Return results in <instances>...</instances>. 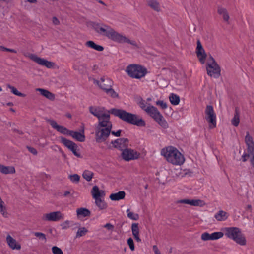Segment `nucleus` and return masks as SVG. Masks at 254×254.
<instances>
[{
  "mask_svg": "<svg viewBox=\"0 0 254 254\" xmlns=\"http://www.w3.org/2000/svg\"><path fill=\"white\" fill-rule=\"evenodd\" d=\"M89 110L91 114L97 118L98 122L110 120L111 113L123 121L132 125L145 126L146 124L145 122L139 116L123 109L113 108L108 111L103 107L92 106L89 107Z\"/></svg>",
  "mask_w": 254,
  "mask_h": 254,
  "instance_id": "1",
  "label": "nucleus"
},
{
  "mask_svg": "<svg viewBox=\"0 0 254 254\" xmlns=\"http://www.w3.org/2000/svg\"><path fill=\"white\" fill-rule=\"evenodd\" d=\"M138 104L143 110L153 118L163 128L167 129L169 127V125L167 121L156 107L148 104L145 100L142 99H141L138 102Z\"/></svg>",
  "mask_w": 254,
  "mask_h": 254,
  "instance_id": "2",
  "label": "nucleus"
},
{
  "mask_svg": "<svg viewBox=\"0 0 254 254\" xmlns=\"http://www.w3.org/2000/svg\"><path fill=\"white\" fill-rule=\"evenodd\" d=\"M161 154L168 162L175 166H181L185 161L184 156L176 148L173 146L163 148Z\"/></svg>",
  "mask_w": 254,
  "mask_h": 254,
  "instance_id": "3",
  "label": "nucleus"
},
{
  "mask_svg": "<svg viewBox=\"0 0 254 254\" xmlns=\"http://www.w3.org/2000/svg\"><path fill=\"white\" fill-rule=\"evenodd\" d=\"M112 128L110 120L98 122L95 125V140L97 143L105 141L109 137Z\"/></svg>",
  "mask_w": 254,
  "mask_h": 254,
  "instance_id": "4",
  "label": "nucleus"
},
{
  "mask_svg": "<svg viewBox=\"0 0 254 254\" xmlns=\"http://www.w3.org/2000/svg\"><path fill=\"white\" fill-rule=\"evenodd\" d=\"M224 235L228 238L233 240L240 246H245L247 240L241 230L236 227H225L223 229Z\"/></svg>",
  "mask_w": 254,
  "mask_h": 254,
  "instance_id": "5",
  "label": "nucleus"
},
{
  "mask_svg": "<svg viewBox=\"0 0 254 254\" xmlns=\"http://www.w3.org/2000/svg\"><path fill=\"white\" fill-rule=\"evenodd\" d=\"M93 27L99 35L105 36L116 42H117L120 34L111 26L103 23H94Z\"/></svg>",
  "mask_w": 254,
  "mask_h": 254,
  "instance_id": "6",
  "label": "nucleus"
},
{
  "mask_svg": "<svg viewBox=\"0 0 254 254\" xmlns=\"http://www.w3.org/2000/svg\"><path fill=\"white\" fill-rule=\"evenodd\" d=\"M126 72L131 77L135 79H139L144 77L146 70L145 68L137 64H130L126 69Z\"/></svg>",
  "mask_w": 254,
  "mask_h": 254,
  "instance_id": "7",
  "label": "nucleus"
},
{
  "mask_svg": "<svg viewBox=\"0 0 254 254\" xmlns=\"http://www.w3.org/2000/svg\"><path fill=\"white\" fill-rule=\"evenodd\" d=\"M206 70L207 74L212 77L217 78L220 76V67L212 56L209 57L207 62Z\"/></svg>",
  "mask_w": 254,
  "mask_h": 254,
  "instance_id": "8",
  "label": "nucleus"
},
{
  "mask_svg": "<svg viewBox=\"0 0 254 254\" xmlns=\"http://www.w3.org/2000/svg\"><path fill=\"white\" fill-rule=\"evenodd\" d=\"M205 119L209 124L210 129L216 127V115L212 106L207 105L205 110Z\"/></svg>",
  "mask_w": 254,
  "mask_h": 254,
  "instance_id": "9",
  "label": "nucleus"
},
{
  "mask_svg": "<svg viewBox=\"0 0 254 254\" xmlns=\"http://www.w3.org/2000/svg\"><path fill=\"white\" fill-rule=\"evenodd\" d=\"M64 219V215L59 211L45 213L42 219L46 221L57 222Z\"/></svg>",
  "mask_w": 254,
  "mask_h": 254,
  "instance_id": "10",
  "label": "nucleus"
},
{
  "mask_svg": "<svg viewBox=\"0 0 254 254\" xmlns=\"http://www.w3.org/2000/svg\"><path fill=\"white\" fill-rule=\"evenodd\" d=\"M123 159L126 161L138 159L140 156V153L137 151L130 149H124L121 154Z\"/></svg>",
  "mask_w": 254,
  "mask_h": 254,
  "instance_id": "11",
  "label": "nucleus"
},
{
  "mask_svg": "<svg viewBox=\"0 0 254 254\" xmlns=\"http://www.w3.org/2000/svg\"><path fill=\"white\" fill-rule=\"evenodd\" d=\"M25 56L29 57L31 60L42 66H45L48 68H53L55 64L52 62L48 61L43 58L38 57L37 55L32 54L25 55Z\"/></svg>",
  "mask_w": 254,
  "mask_h": 254,
  "instance_id": "12",
  "label": "nucleus"
},
{
  "mask_svg": "<svg viewBox=\"0 0 254 254\" xmlns=\"http://www.w3.org/2000/svg\"><path fill=\"white\" fill-rule=\"evenodd\" d=\"M60 140L61 142L72 151L75 156L77 157H80V154L78 151V146L75 143L63 137H60Z\"/></svg>",
  "mask_w": 254,
  "mask_h": 254,
  "instance_id": "13",
  "label": "nucleus"
},
{
  "mask_svg": "<svg viewBox=\"0 0 254 254\" xmlns=\"http://www.w3.org/2000/svg\"><path fill=\"white\" fill-rule=\"evenodd\" d=\"M195 53L199 62L204 64L205 63L207 54L200 42V40L197 41V46L195 50Z\"/></svg>",
  "mask_w": 254,
  "mask_h": 254,
  "instance_id": "14",
  "label": "nucleus"
},
{
  "mask_svg": "<svg viewBox=\"0 0 254 254\" xmlns=\"http://www.w3.org/2000/svg\"><path fill=\"white\" fill-rule=\"evenodd\" d=\"M93 82L104 91L112 87L113 85V81L108 78H101L99 80L94 79Z\"/></svg>",
  "mask_w": 254,
  "mask_h": 254,
  "instance_id": "15",
  "label": "nucleus"
},
{
  "mask_svg": "<svg viewBox=\"0 0 254 254\" xmlns=\"http://www.w3.org/2000/svg\"><path fill=\"white\" fill-rule=\"evenodd\" d=\"M177 203L186 204L193 206L202 207L205 205L204 201L200 199H184L179 200L177 201Z\"/></svg>",
  "mask_w": 254,
  "mask_h": 254,
  "instance_id": "16",
  "label": "nucleus"
},
{
  "mask_svg": "<svg viewBox=\"0 0 254 254\" xmlns=\"http://www.w3.org/2000/svg\"><path fill=\"white\" fill-rule=\"evenodd\" d=\"M6 242L8 247L12 250H20L21 248V245L9 234L6 236Z\"/></svg>",
  "mask_w": 254,
  "mask_h": 254,
  "instance_id": "17",
  "label": "nucleus"
},
{
  "mask_svg": "<svg viewBox=\"0 0 254 254\" xmlns=\"http://www.w3.org/2000/svg\"><path fill=\"white\" fill-rule=\"evenodd\" d=\"M128 140L127 138H121L112 142V144L115 148H118L122 151L127 148L128 145Z\"/></svg>",
  "mask_w": 254,
  "mask_h": 254,
  "instance_id": "18",
  "label": "nucleus"
},
{
  "mask_svg": "<svg viewBox=\"0 0 254 254\" xmlns=\"http://www.w3.org/2000/svg\"><path fill=\"white\" fill-rule=\"evenodd\" d=\"M49 123L52 127L57 131L64 135H69L70 130L67 129L63 126L58 125L54 120H50Z\"/></svg>",
  "mask_w": 254,
  "mask_h": 254,
  "instance_id": "19",
  "label": "nucleus"
},
{
  "mask_svg": "<svg viewBox=\"0 0 254 254\" xmlns=\"http://www.w3.org/2000/svg\"><path fill=\"white\" fill-rule=\"evenodd\" d=\"M93 198L95 200L99 198H104L105 195V191L103 190H100L97 186H94L92 188L91 191Z\"/></svg>",
  "mask_w": 254,
  "mask_h": 254,
  "instance_id": "20",
  "label": "nucleus"
},
{
  "mask_svg": "<svg viewBox=\"0 0 254 254\" xmlns=\"http://www.w3.org/2000/svg\"><path fill=\"white\" fill-rule=\"evenodd\" d=\"M117 43H127L131 45L134 48H138V45L134 40H130L127 37H126L125 35H123L121 34H120V36L118 39L117 41Z\"/></svg>",
  "mask_w": 254,
  "mask_h": 254,
  "instance_id": "21",
  "label": "nucleus"
},
{
  "mask_svg": "<svg viewBox=\"0 0 254 254\" xmlns=\"http://www.w3.org/2000/svg\"><path fill=\"white\" fill-rule=\"evenodd\" d=\"M245 142L247 145L249 153L253 154L254 153V143L252 137L248 132L247 133L245 136Z\"/></svg>",
  "mask_w": 254,
  "mask_h": 254,
  "instance_id": "22",
  "label": "nucleus"
},
{
  "mask_svg": "<svg viewBox=\"0 0 254 254\" xmlns=\"http://www.w3.org/2000/svg\"><path fill=\"white\" fill-rule=\"evenodd\" d=\"M69 135L72 136L73 139L80 142H83L85 139L84 130H83L82 132L70 130Z\"/></svg>",
  "mask_w": 254,
  "mask_h": 254,
  "instance_id": "23",
  "label": "nucleus"
},
{
  "mask_svg": "<svg viewBox=\"0 0 254 254\" xmlns=\"http://www.w3.org/2000/svg\"><path fill=\"white\" fill-rule=\"evenodd\" d=\"M0 172L3 174H13L16 172L14 166L0 164Z\"/></svg>",
  "mask_w": 254,
  "mask_h": 254,
  "instance_id": "24",
  "label": "nucleus"
},
{
  "mask_svg": "<svg viewBox=\"0 0 254 254\" xmlns=\"http://www.w3.org/2000/svg\"><path fill=\"white\" fill-rule=\"evenodd\" d=\"M76 214L78 218L81 219L86 217L90 216L91 212L88 209L81 207L76 210Z\"/></svg>",
  "mask_w": 254,
  "mask_h": 254,
  "instance_id": "25",
  "label": "nucleus"
},
{
  "mask_svg": "<svg viewBox=\"0 0 254 254\" xmlns=\"http://www.w3.org/2000/svg\"><path fill=\"white\" fill-rule=\"evenodd\" d=\"M126 196V193L124 191H119L117 193H114L110 194L109 198L112 201H119L124 199Z\"/></svg>",
  "mask_w": 254,
  "mask_h": 254,
  "instance_id": "26",
  "label": "nucleus"
},
{
  "mask_svg": "<svg viewBox=\"0 0 254 254\" xmlns=\"http://www.w3.org/2000/svg\"><path fill=\"white\" fill-rule=\"evenodd\" d=\"M131 231L135 240L138 242H141V240L139 237V229L138 223H132L131 225Z\"/></svg>",
  "mask_w": 254,
  "mask_h": 254,
  "instance_id": "27",
  "label": "nucleus"
},
{
  "mask_svg": "<svg viewBox=\"0 0 254 254\" xmlns=\"http://www.w3.org/2000/svg\"><path fill=\"white\" fill-rule=\"evenodd\" d=\"M228 217V213L223 210H219L214 215V218L218 221H224Z\"/></svg>",
  "mask_w": 254,
  "mask_h": 254,
  "instance_id": "28",
  "label": "nucleus"
},
{
  "mask_svg": "<svg viewBox=\"0 0 254 254\" xmlns=\"http://www.w3.org/2000/svg\"><path fill=\"white\" fill-rule=\"evenodd\" d=\"M36 91H39L41 95H42L43 96L46 97V98L51 100H53L55 99V95L50 91H49L47 90L43 89V88H36Z\"/></svg>",
  "mask_w": 254,
  "mask_h": 254,
  "instance_id": "29",
  "label": "nucleus"
},
{
  "mask_svg": "<svg viewBox=\"0 0 254 254\" xmlns=\"http://www.w3.org/2000/svg\"><path fill=\"white\" fill-rule=\"evenodd\" d=\"M95 203L100 210L106 209L108 207V204L105 201L104 198L95 199Z\"/></svg>",
  "mask_w": 254,
  "mask_h": 254,
  "instance_id": "30",
  "label": "nucleus"
},
{
  "mask_svg": "<svg viewBox=\"0 0 254 254\" xmlns=\"http://www.w3.org/2000/svg\"><path fill=\"white\" fill-rule=\"evenodd\" d=\"M86 46L91 48L97 51H102L104 50V47L101 45L96 44L92 41H88L85 43Z\"/></svg>",
  "mask_w": 254,
  "mask_h": 254,
  "instance_id": "31",
  "label": "nucleus"
},
{
  "mask_svg": "<svg viewBox=\"0 0 254 254\" xmlns=\"http://www.w3.org/2000/svg\"><path fill=\"white\" fill-rule=\"evenodd\" d=\"M148 5L153 10L159 11L160 10V6L159 3L156 0H148Z\"/></svg>",
  "mask_w": 254,
  "mask_h": 254,
  "instance_id": "32",
  "label": "nucleus"
},
{
  "mask_svg": "<svg viewBox=\"0 0 254 254\" xmlns=\"http://www.w3.org/2000/svg\"><path fill=\"white\" fill-rule=\"evenodd\" d=\"M6 87L7 88L9 89L10 90L11 92L15 95L22 97H25L26 96V95L25 94H23L19 92L16 88L9 84L6 85Z\"/></svg>",
  "mask_w": 254,
  "mask_h": 254,
  "instance_id": "33",
  "label": "nucleus"
},
{
  "mask_svg": "<svg viewBox=\"0 0 254 254\" xmlns=\"http://www.w3.org/2000/svg\"><path fill=\"white\" fill-rule=\"evenodd\" d=\"M218 13L223 16L224 20L228 21L229 19V15L225 8L223 7H219L218 9Z\"/></svg>",
  "mask_w": 254,
  "mask_h": 254,
  "instance_id": "34",
  "label": "nucleus"
},
{
  "mask_svg": "<svg viewBox=\"0 0 254 254\" xmlns=\"http://www.w3.org/2000/svg\"><path fill=\"white\" fill-rule=\"evenodd\" d=\"M169 100L171 103L174 105H178L180 101L179 96L174 93L170 94Z\"/></svg>",
  "mask_w": 254,
  "mask_h": 254,
  "instance_id": "35",
  "label": "nucleus"
},
{
  "mask_svg": "<svg viewBox=\"0 0 254 254\" xmlns=\"http://www.w3.org/2000/svg\"><path fill=\"white\" fill-rule=\"evenodd\" d=\"M83 177L87 181H90L93 176V173L89 170H85L82 174Z\"/></svg>",
  "mask_w": 254,
  "mask_h": 254,
  "instance_id": "36",
  "label": "nucleus"
},
{
  "mask_svg": "<svg viewBox=\"0 0 254 254\" xmlns=\"http://www.w3.org/2000/svg\"><path fill=\"white\" fill-rule=\"evenodd\" d=\"M232 125L235 126H238L240 122L239 114L237 110H236L235 113L233 118L231 121Z\"/></svg>",
  "mask_w": 254,
  "mask_h": 254,
  "instance_id": "37",
  "label": "nucleus"
},
{
  "mask_svg": "<svg viewBox=\"0 0 254 254\" xmlns=\"http://www.w3.org/2000/svg\"><path fill=\"white\" fill-rule=\"evenodd\" d=\"M127 216L128 218L133 220H137L139 219L138 214L131 212L129 209L127 210Z\"/></svg>",
  "mask_w": 254,
  "mask_h": 254,
  "instance_id": "38",
  "label": "nucleus"
},
{
  "mask_svg": "<svg viewBox=\"0 0 254 254\" xmlns=\"http://www.w3.org/2000/svg\"><path fill=\"white\" fill-rule=\"evenodd\" d=\"M0 212L4 218H8L9 213H8L6 207L4 204L0 205Z\"/></svg>",
  "mask_w": 254,
  "mask_h": 254,
  "instance_id": "39",
  "label": "nucleus"
},
{
  "mask_svg": "<svg viewBox=\"0 0 254 254\" xmlns=\"http://www.w3.org/2000/svg\"><path fill=\"white\" fill-rule=\"evenodd\" d=\"M88 232L87 229L85 227L79 228L76 233V238H79L85 235Z\"/></svg>",
  "mask_w": 254,
  "mask_h": 254,
  "instance_id": "40",
  "label": "nucleus"
},
{
  "mask_svg": "<svg viewBox=\"0 0 254 254\" xmlns=\"http://www.w3.org/2000/svg\"><path fill=\"white\" fill-rule=\"evenodd\" d=\"M224 232H215L212 233V240H216L219 239L223 237Z\"/></svg>",
  "mask_w": 254,
  "mask_h": 254,
  "instance_id": "41",
  "label": "nucleus"
},
{
  "mask_svg": "<svg viewBox=\"0 0 254 254\" xmlns=\"http://www.w3.org/2000/svg\"><path fill=\"white\" fill-rule=\"evenodd\" d=\"M71 223L72 221L66 220L62 223L60 226L63 230H66L70 227Z\"/></svg>",
  "mask_w": 254,
  "mask_h": 254,
  "instance_id": "42",
  "label": "nucleus"
},
{
  "mask_svg": "<svg viewBox=\"0 0 254 254\" xmlns=\"http://www.w3.org/2000/svg\"><path fill=\"white\" fill-rule=\"evenodd\" d=\"M201 238L203 241L212 240V233L208 232L203 233L201 235Z\"/></svg>",
  "mask_w": 254,
  "mask_h": 254,
  "instance_id": "43",
  "label": "nucleus"
},
{
  "mask_svg": "<svg viewBox=\"0 0 254 254\" xmlns=\"http://www.w3.org/2000/svg\"><path fill=\"white\" fill-rule=\"evenodd\" d=\"M105 91L108 95L112 97L115 98L118 97V94L112 88V87L109 88Z\"/></svg>",
  "mask_w": 254,
  "mask_h": 254,
  "instance_id": "44",
  "label": "nucleus"
},
{
  "mask_svg": "<svg viewBox=\"0 0 254 254\" xmlns=\"http://www.w3.org/2000/svg\"><path fill=\"white\" fill-rule=\"evenodd\" d=\"M80 176L76 174L70 175L69 176V178L73 183H78L80 180Z\"/></svg>",
  "mask_w": 254,
  "mask_h": 254,
  "instance_id": "45",
  "label": "nucleus"
},
{
  "mask_svg": "<svg viewBox=\"0 0 254 254\" xmlns=\"http://www.w3.org/2000/svg\"><path fill=\"white\" fill-rule=\"evenodd\" d=\"M51 251L53 254H64V253L61 249L57 246L52 247L51 248Z\"/></svg>",
  "mask_w": 254,
  "mask_h": 254,
  "instance_id": "46",
  "label": "nucleus"
},
{
  "mask_svg": "<svg viewBox=\"0 0 254 254\" xmlns=\"http://www.w3.org/2000/svg\"><path fill=\"white\" fill-rule=\"evenodd\" d=\"M156 105L159 106L162 109H166L167 108V103L163 100H159L156 101Z\"/></svg>",
  "mask_w": 254,
  "mask_h": 254,
  "instance_id": "47",
  "label": "nucleus"
},
{
  "mask_svg": "<svg viewBox=\"0 0 254 254\" xmlns=\"http://www.w3.org/2000/svg\"><path fill=\"white\" fill-rule=\"evenodd\" d=\"M34 235L36 237L39 238V239L40 240H42L45 241H46V235L43 233L36 232L34 233Z\"/></svg>",
  "mask_w": 254,
  "mask_h": 254,
  "instance_id": "48",
  "label": "nucleus"
},
{
  "mask_svg": "<svg viewBox=\"0 0 254 254\" xmlns=\"http://www.w3.org/2000/svg\"><path fill=\"white\" fill-rule=\"evenodd\" d=\"M127 243L129 247L130 250L133 251L134 250L135 247L134 245L133 240L131 238H129L127 239Z\"/></svg>",
  "mask_w": 254,
  "mask_h": 254,
  "instance_id": "49",
  "label": "nucleus"
},
{
  "mask_svg": "<svg viewBox=\"0 0 254 254\" xmlns=\"http://www.w3.org/2000/svg\"><path fill=\"white\" fill-rule=\"evenodd\" d=\"M0 51H7V52H12V53H17V51L16 50L13 49H9V48H6L4 46H0Z\"/></svg>",
  "mask_w": 254,
  "mask_h": 254,
  "instance_id": "50",
  "label": "nucleus"
},
{
  "mask_svg": "<svg viewBox=\"0 0 254 254\" xmlns=\"http://www.w3.org/2000/svg\"><path fill=\"white\" fill-rule=\"evenodd\" d=\"M103 227L106 228L109 231H111V232H112L114 229V225L110 223H106L103 226Z\"/></svg>",
  "mask_w": 254,
  "mask_h": 254,
  "instance_id": "51",
  "label": "nucleus"
},
{
  "mask_svg": "<svg viewBox=\"0 0 254 254\" xmlns=\"http://www.w3.org/2000/svg\"><path fill=\"white\" fill-rule=\"evenodd\" d=\"M52 21L54 25H58L60 24V21L56 17H53L52 18Z\"/></svg>",
  "mask_w": 254,
  "mask_h": 254,
  "instance_id": "52",
  "label": "nucleus"
},
{
  "mask_svg": "<svg viewBox=\"0 0 254 254\" xmlns=\"http://www.w3.org/2000/svg\"><path fill=\"white\" fill-rule=\"evenodd\" d=\"M111 133H112V134L114 135V136L119 137V136H120V135H121V130H118L117 131H111Z\"/></svg>",
  "mask_w": 254,
  "mask_h": 254,
  "instance_id": "53",
  "label": "nucleus"
},
{
  "mask_svg": "<svg viewBox=\"0 0 254 254\" xmlns=\"http://www.w3.org/2000/svg\"><path fill=\"white\" fill-rule=\"evenodd\" d=\"M28 150L33 154L36 155L37 154V150L33 147H27Z\"/></svg>",
  "mask_w": 254,
  "mask_h": 254,
  "instance_id": "54",
  "label": "nucleus"
},
{
  "mask_svg": "<svg viewBox=\"0 0 254 254\" xmlns=\"http://www.w3.org/2000/svg\"><path fill=\"white\" fill-rule=\"evenodd\" d=\"M153 250L154 252V254H161V253L156 245H154L153 246Z\"/></svg>",
  "mask_w": 254,
  "mask_h": 254,
  "instance_id": "55",
  "label": "nucleus"
},
{
  "mask_svg": "<svg viewBox=\"0 0 254 254\" xmlns=\"http://www.w3.org/2000/svg\"><path fill=\"white\" fill-rule=\"evenodd\" d=\"M251 156H252V157L250 159V162L251 165L253 166L254 168V153L253 154L250 153Z\"/></svg>",
  "mask_w": 254,
  "mask_h": 254,
  "instance_id": "56",
  "label": "nucleus"
},
{
  "mask_svg": "<svg viewBox=\"0 0 254 254\" xmlns=\"http://www.w3.org/2000/svg\"><path fill=\"white\" fill-rule=\"evenodd\" d=\"M251 156V155H250V153L249 154V155H246V154H245V155H243L242 156V160H243V161L244 162L246 161H247V157H249V156Z\"/></svg>",
  "mask_w": 254,
  "mask_h": 254,
  "instance_id": "57",
  "label": "nucleus"
},
{
  "mask_svg": "<svg viewBox=\"0 0 254 254\" xmlns=\"http://www.w3.org/2000/svg\"><path fill=\"white\" fill-rule=\"evenodd\" d=\"M28 2L30 3H36L37 2V0H27Z\"/></svg>",
  "mask_w": 254,
  "mask_h": 254,
  "instance_id": "58",
  "label": "nucleus"
},
{
  "mask_svg": "<svg viewBox=\"0 0 254 254\" xmlns=\"http://www.w3.org/2000/svg\"><path fill=\"white\" fill-rule=\"evenodd\" d=\"M6 105L8 106H12L13 105V104L12 102H8L6 103Z\"/></svg>",
  "mask_w": 254,
  "mask_h": 254,
  "instance_id": "59",
  "label": "nucleus"
},
{
  "mask_svg": "<svg viewBox=\"0 0 254 254\" xmlns=\"http://www.w3.org/2000/svg\"><path fill=\"white\" fill-rule=\"evenodd\" d=\"M69 193H70V192L68 191H66L64 192V196H67Z\"/></svg>",
  "mask_w": 254,
  "mask_h": 254,
  "instance_id": "60",
  "label": "nucleus"
},
{
  "mask_svg": "<svg viewBox=\"0 0 254 254\" xmlns=\"http://www.w3.org/2000/svg\"><path fill=\"white\" fill-rule=\"evenodd\" d=\"M247 208L248 209H251V205H248L247 206Z\"/></svg>",
  "mask_w": 254,
  "mask_h": 254,
  "instance_id": "61",
  "label": "nucleus"
},
{
  "mask_svg": "<svg viewBox=\"0 0 254 254\" xmlns=\"http://www.w3.org/2000/svg\"><path fill=\"white\" fill-rule=\"evenodd\" d=\"M66 116L68 117V118H70L71 117V115L70 114H67L66 115Z\"/></svg>",
  "mask_w": 254,
  "mask_h": 254,
  "instance_id": "62",
  "label": "nucleus"
},
{
  "mask_svg": "<svg viewBox=\"0 0 254 254\" xmlns=\"http://www.w3.org/2000/svg\"><path fill=\"white\" fill-rule=\"evenodd\" d=\"M10 110H11L12 112H15V110H14L13 109H12V108L10 109Z\"/></svg>",
  "mask_w": 254,
  "mask_h": 254,
  "instance_id": "63",
  "label": "nucleus"
},
{
  "mask_svg": "<svg viewBox=\"0 0 254 254\" xmlns=\"http://www.w3.org/2000/svg\"><path fill=\"white\" fill-rule=\"evenodd\" d=\"M2 91V88L0 86V92H1Z\"/></svg>",
  "mask_w": 254,
  "mask_h": 254,
  "instance_id": "64",
  "label": "nucleus"
}]
</instances>
